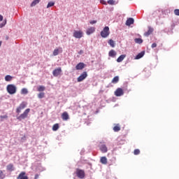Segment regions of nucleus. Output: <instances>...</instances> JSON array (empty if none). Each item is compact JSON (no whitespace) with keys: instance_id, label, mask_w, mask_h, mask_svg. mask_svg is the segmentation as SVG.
<instances>
[{"instance_id":"47","label":"nucleus","mask_w":179,"mask_h":179,"mask_svg":"<svg viewBox=\"0 0 179 179\" xmlns=\"http://www.w3.org/2000/svg\"><path fill=\"white\" fill-rule=\"evenodd\" d=\"M80 53H82V50H80Z\"/></svg>"},{"instance_id":"33","label":"nucleus","mask_w":179,"mask_h":179,"mask_svg":"<svg viewBox=\"0 0 179 179\" xmlns=\"http://www.w3.org/2000/svg\"><path fill=\"white\" fill-rule=\"evenodd\" d=\"M54 5H55V3L50 1L48 3L47 8H51V6H54Z\"/></svg>"},{"instance_id":"38","label":"nucleus","mask_w":179,"mask_h":179,"mask_svg":"<svg viewBox=\"0 0 179 179\" xmlns=\"http://www.w3.org/2000/svg\"><path fill=\"white\" fill-rule=\"evenodd\" d=\"M108 3L109 5H114V0H109V1H108Z\"/></svg>"},{"instance_id":"9","label":"nucleus","mask_w":179,"mask_h":179,"mask_svg":"<svg viewBox=\"0 0 179 179\" xmlns=\"http://www.w3.org/2000/svg\"><path fill=\"white\" fill-rule=\"evenodd\" d=\"M115 95L117 97H120L124 95V90L122 88H117L115 92Z\"/></svg>"},{"instance_id":"42","label":"nucleus","mask_w":179,"mask_h":179,"mask_svg":"<svg viewBox=\"0 0 179 179\" xmlns=\"http://www.w3.org/2000/svg\"><path fill=\"white\" fill-rule=\"evenodd\" d=\"M90 24H95V23H97L96 20H92L90 22Z\"/></svg>"},{"instance_id":"14","label":"nucleus","mask_w":179,"mask_h":179,"mask_svg":"<svg viewBox=\"0 0 179 179\" xmlns=\"http://www.w3.org/2000/svg\"><path fill=\"white\" fill-rule=\"evenodd\" d=\"M62 118L63 121H68V120H69V115L68 114V112H64L62 114Z\"/></svg>"},{"instance_id":"20","label":"nucleus","mask_w":179,"mask_h":179,"mask_svg":"<svg viewBox=\"0 0 179 179\" xmlns=\"http://www.w3.org/2000/svg\"><path fill=\"white\" fill-rule=\"evenodd\" d=\"M144 55L145 52H141L136 56L135 59H141V58H142V57H143Z\"/></svg>"},{"instance_id":"3","label":"nucleus","mask_w":179,"mask_h":179,"mask_svg":"<svg viewBox=\"0 0 179 179\" xmlns=\"http://www.w3.org/2000/svg\"><path fill=\"white\" fill-rule=\"evenodd\" d=\"M108 36H110V28L108 27H105L101 31V36L103 38H107Z\"/></svg>"},{"instance_id":"22","label":"nucleus","mask_w":179,"mask_h":179,"mask_svg":"<svg viewBox=\"0 0 179 179\" xmlns=\"http://www.w3.org/2000/svg\"><path fill=\"white\" fill-rule=\"evenodd\" d=\"M135 43H136L137 44H142L143 43V40H142V38H137L134 39Z\"/></svg>"},{"instance_id":"43","label":"nucleus","mask_w":179,"mask_h":179,"mask_svg":"<svg viewBox=\"0 0 179 179\" xmlns=\"http://www.w3.org/2000/svg\"><path fill=\"white\" fill-rule=\"evenodd\" d=\"M2 20H3V16L0 15V22H2Z\"/></svg>"},{"instance_id":"29","label":"nucleus","mask_w":179,"mask_h":179,"mask_svg":"<svg viewBox=\"0 0 179 179\" xmlns=\"http://www.w3.org/2000/svg\"><path fill=\"white\" fill-rule=\"evenodd\" d=\"M29 93V90H27V88H22L21 90V94H27Z\"/></svg>"},{"instance_id":"28","label":"nucleus","mask_w":179,"mask_h":179,"mask_svg":"<svg viewBox=\"0 0 179 179\" xmlns=\"http://www.w3.org/2000/svg\"><path fill=\"white\" fill-rule=\"evenodd\" d=\"M37 3H40V0H34V1H32V3H31V6H36Z\"/></svg>"},{"instance_id":"26","label":"nucleus","mask_w":179,"mask_h":179,"mask_svg":"<svg viewBox=\"0 0 179 179\" xmlns=\"http://www.w3.org/2000/svg\"><path fill=\"white\" fill-rule=\"evenodd\" d=\"M38 92H44L45 90V87L43 85H40L39 87H37Z\"/></svg>"},{"instance_id":"36","label":"nucleus","mask_w":179,"mask_h":179,"mask_svg":"<svg viewBox=\"0 0 179 179\" xmlns=\"http://www.w3.org/2000/svg\"><path fill=\"white\" fill-rule=\"evenodd\" d=\"M174 14H175L176 16H179V9H175V10H174Z\"/></svg>"},{"instance_id":"34","label":"nucleus","mask_w":179,"mask_h":179,"mask_svg":"<svg viewBox=\"0 0 179 179\" xmlns=\"http://www.w3.org/2000/svg\"><path fill=\"white\" fill-rule=\"evenodd\" d=\"M139 153H141V150H139V149L134 150V155H139Z\"/></svg>"},{"instance_id":"1","label":"nucleus","mask_w":179,"mask_h":179,"mask_svg":"<svg viewBox=\"0 0 179 179\" xmlns=\"http://www.w3.org/2000/svg\"><path fill=\"white\" fill-rule=\"evenodd\" d=\"M6 90L9 94H15L17 92L16 86L13 84L7 85Z\"/></svg>"},{"instance_id":"46","label":"nucleus","mask_w":179,"mask_h":179,"mask_svg":"<svg viewBox=\"0 0 179 179\" xmlns=\"http://www.w3.org/2000/svg\"><path fill=\"white\" fill-rule=\"evenodd\" d=\"M2 45V41H0V47Z\"/></svg>"},{"instance_id":"44","label":"nucleus","mask_w":179,"mask_h":179,"mask_svg":"<svg viewBox=\"0 0 179 179\" xmlns=\"http://www.w3.org/2000/svg\"><path fill=\"white\" fill-rule=\"evenodd\" d=\"M38 177H39L38 174H36L35 177H34V179H38Z\"/></svg>"},{"instance_id":"39","label":"nucleus","mask_w":179,"mask_h":179,"mask_svg":"<svg viewBox=\"0 0 179 179\" xmlns=\"http://www.w3.org/2000/svg\"><path fill=\"white\" fill-rule=\"evenodd\" d=\"M151 47L152 48H156V47H157V44L156 43H154L152 44Z\"/></svg>"},{"instance_id":"13","label":"nucleus","mask_w":179,"mask_h":179,"mask_svg":"<svg viewBox=\"0 0 179 179\" xmlns=\"http://www.w3.org/2000/svg\"><path fill=\"white\" fill-rule=\"evenodd\" d=\"M85 68V63L80 62L76 66V69L77 71H80Z\"/></svg>"},{"instance_id":"18","label":"nucleus","mask_w":179,"mask_h":179,"mask_svg":"<svg viewBox=\"0 0 179 179\" xmlns=\"http://www.w3.org/2000/svg\"><path fill=\"white\" fill-rule=\"evenodd\" d=\"M109 57H112V58H114L115 55H117V52L114 50H111L108 53Z\"/></svg>"},{"instance_id":"15","label":"nucleus","mask_w":179,"mask_h":179,"mask_svg":"<svg viewBox=\"0 0 179 179\" xmlns=\"http://www.w3.org/2000/svg\"><path fill=\"white\" fill-rule=\"evenodd\" d=\"M152 33H153V28L149 27H148V31L147 32L144 33V36H145V37H149V36H150V34H151Z\"/></svg>"},{"instance_id":"25","label":"nucleus","mask_w":179,"mask_h":179,"mask_svg":"<svg viewBox=\"0 0 179 179\" xmlns=\"http://www.w3.org/2000/svg\"><path fill=\"white\" fill-rule=\"evenodd\" d=\"M108 44H110V47H112L113 48L115 47V43L114 42V41H113V39H110L108 41Z\"/></svg>"},{"instance_id":"35","label":"nucleus","mask_w":179,"mask_h":179,"mask_svg":"<svg viewBox=\"0 0 179 179\" xmlns=\"http://www.w3.org/2000/svg\"><path fill=\"white\" fill-rule=\"evenodd\" d=\"M5 178V175L3 174V171L0 170V179H3Z\"/></svg>"},{"instance_id":"2","label":"nucleus","mask_w":179,"mask_h":179,"mask_svg":"<svg viewBox=\"0 0 179 179\" xmlns=\"http://www.w3.org/2000/svg\"><path fill=\"white\" fill-rule=\"evenodd\" d=\"M29 113H30V108L26 109L23 112V113H22L20 115H19L17 117V120H18L19 121H22V120H25V118H27V117L29 115Z\"/></svg>"},{"instance_id":"45","label":"nucleus","mask_w":179,"mask_h":179,"mask_svg":"<svg viewBox=\"0 0 179 179\" xmlns=\"http://www.w3.org/2000/svg\"><path fill=\"white\" fill-rule=\"evenodd\" d=\"M6 40H9V36H6Z\"/></svg>"},{"instance_id":"32","label":"nucleus","mask_w":179,"mask_h":179,"mask_svg":"<svg viewBox=\"0 0 179 179\" xmlns=\"http://www.w3.org/2000/svg\"><path fill=\"white\" fill-rule=\"evenodd\" d=\"M44 96H45V93H44V92H40L38 94V99H43Z\"/></svg>"},{"instance_id":"19","label":"nucleus","mask_w":179,"mask_h":179,"mask_svg":"<svg viewBox=\"0 0 179 179\" xmlns=\"http://www.w3.org/2000/svg\"><path fill=\"white\" fill-rule=\"evenodd\" d=\"M125 57H127L126 55H122L117 59V62H122L124 59H125Z\"/></svg>"},{"instance_id":"21","label":"nucleus","mask_w":179,"mask_h":179,"mask_svg":"<svg viewBox=\"0 0 179 179\" xmlns=\"http://www.w3.org/2000/svg\"><path fill=\"white\" fill-rule=\"evenodd\" d=\"M100 162L102 164H107V157H101V159H100Z\"/></svg>"},{"instance_id":"11","label":"nucleus","mask_w":179,"mask_h":179,"mask_svg":"<svg viewBox=\"0 0 179 179\" xmlns=\"http://www.w3.org/2000/svg\"><path fill=\"white\" fill-rule=\"evenodd\" d=\"M99 150H101V152H102V153H107L108 152V148H107V145H104V144H102V145H100L99 146Z\"/></svg>"},{"instance_id":"31","label":"nucleus","mask_w":179,"mask_h":179,"mask_svg":"<svg viewBox=\"0 0 179 179\" xmlns=\"http://www.w3.org/2000/svg\"><path fill=\"white\" fill-rule=\"evenodd\" d=\"M58 54H59V49H55L53 51V55L55 57H57V55H58Z\"/></svg>"},{"instance_id":"4","label":"nucleus","mask_w":179,"mask_h":179,"mask_svg":"<svg viewBox=\"0 0 179 179\" xmlns=\"http://www.w3.org/2000/svg\"><path fill=\"white\" fill-rule=\"evenodd\" d=\"M27 106V103L26 102H24V101L22 102L20 104L19 107L17 108L16 113L17 114H20V113H22V110H24V108H26Z\"/></svg>"},{"instance_id":"37","label":"nucleus","mask_w":179,"mask_h":179,"mask_svg":"<svg viewBox=\"0 0 179 179\" xmlns=\"http://www.w3.org/2000/svg\"><path fill=\"white\" fill-rule=\"evenodd\" d=\"M5 24H6V20L3 23L0 24V28L2 29Z\"/></svg>"},{"instance_id":"27","label":"nucleus","mask_w":179,"mask_h":179,"mask_svg":"<svg viewBox=\"0 0 179 179\" xmlns=\"http://www.w3.org/2000/svg\"><path fill=\"white\" fill-rule=\"evenodd\" d=\"M7 170L8 171H13V165L12 164H10L7 166Z\"/></svg>"},{"instance_id":"24","label":"nucleus","mask_w":179,"mask_h":179,"mask_svg":"<svg viewBox=\"0 0 179 179\" xmlns=\"http://www.w3.org/2000/svg\"><path fill=\"white\" fill-rule=\"evenodd\" d=\"M58 129H59V124L56 123L52 127V131H58Z\"/></svg>"},{"instance_id":"17","label":"nucleus","mask_w":179,"mask_h":179,"mask_svg":"<svg viewBox=\"0 0 179 179\" xmlns=\"http://www.w3.org/2000/svg\"><path fill=\"white\" fill-rule=\"evenodd\" d=\"M118 82H120V77L118 76H116L113 78L111 83L115 84L118 83Z\"/></svg>"},{"instance_id":"8","label":"nucleus","mask_w":179,"mask_h":179,"mask_svg":"<svg viewBox=\"0 0 179 179\" xmlns=\"http://www.w3.org/2000/svg\"><path fill=\"white\" fill-rule=\"evenodd\" d=\"M62 72V69H61V67H59L52 71V75L53 76H55V77L59 76Z\"/></svg>"},{"instance_id":"7","label":"nucleus","mask_w":179,"mask_h":179,"mask_svg":"<svg viewBox=\"0 0 179 179\" xmlns=\"http://www.w3.org/2000/svg\"><path fill=\"white\" fill-rule=\"evenodd\" d=\"M87 78V73L86 71H84L78 78V82H83V80H85V79Z\"/></svg>"},{"instance_id":"5","label":"nucleus","mask_w":179,"mask_h":179,"mask_svg":"<svg viewBox=\"0 0 179 179\" xmlns=\"http://www.w3.org/2000/svg\"><path fill=\"white\" fill-rule=\"evenodd\" d=\"M76 174L78 178L83 179L85 178V171L82 169H77L76 171Z\"/></svg>"},{"instance_id":"12","label":"nucleus","mask_w":179,"mask_h":179,"mask_svg":"<svg viewBox=\"0 0 179 179\" xmlns=\"http://www.w3.org/2000/svg\"><path fill=\"white\" fill-rule=\"evenodd\" d=\"M17 179H29V177L26 176V172L22 171L17 178Z\"/></svg>"},{"instance_id":"23","label":"nucleus","mask_w":179,"mask_h":179,"mask_svg":"<svg viewBox=\"0 0 179 179\" xmlns=\"http://www.w3.org/2000/svg\"><path fill=\"white\" fill-rule=\"evenodd\" d=\"M113 131L115 132H118L119 131H121V127H120L119 124H117L113 127Z\"/></svg>"},{"instance_id":"30","label":"nucleus","mask_w":179,"mask_h":179,"mask_svg":"<svg viewBox=\"0 0 179 179\" xmlns=\"http://www.w3.org/2000/svg\"><path fill=\"white\" fill-rule=\"evenodd\" d=\"M5 80L6 82H10V80H12V76H10L9 75L6 76Z\"/></svg>"},{"instance_id":"10","label":"nucleus","mask_w":179,"mask_h":179,"mask_svg":"<svg viewBox=\"0 0 179 179\" xmlns=\"http://www.w3.org/2000/svg\"><path fill=\"white\" fill-rule=\"evenodd\" d=\"M94 31H96V28L94 27H91L87 29L86 34L87 36H90V34H93Z\"/></svg>"},{"instance_id":"41","label":"nucleus","mask_w":179,"mask_h":179,"mask_svg":"<svg viewBox=\"0 0 179 179\" xmlns=\"http://www.w3.org/2000/svg\"><path fill=\"white\" fill-rule=\"evenodd\" d=\"M0 118H1V120H3L5 118H8V115H1Z\"/></svg>"},{"instance_id":"6","label":"nucleus","mask_w":179,"mask_h":179,"mask_svg":"<svg viewBox=\"0 0 179 179\" xmlns=\"http://www.w3.org/2000/svg\"><path fill=\"white\" fill-rule=\"evenodd\" d=\"M73 36L75 37V38H82V37H83V31H74Z\"/></svg>"},{"instance_id":"16","label":"nucleus","mask_w":179,"mask_h":179,"mask_svg":"<svg viewBox=\"0 0 179 179\" xmlns=\"http://www.w3.org/2000/svg\"><path fill=\"white\" fill-rule=\"evenodd\" d=\"M134 18L132 17H130V18H128L126 21V25L127 26H131V24H134Z\"/></svg>"},{"instance_id":"40","label":"nucleus","mask_w":179,"mask_h":179,"mask_svg":"<svg viewBox=\"0 0 179 179\" xmlns=\"http://www.w3.org/2000/svg\"><path fill=\"white\" fill-rule=\"evenodd\" d=\"M101 3H102L103 5H107V2L104 0H101L100 1Z\"/></svg>"}]
</instances>
